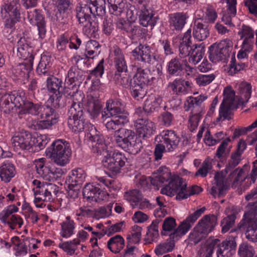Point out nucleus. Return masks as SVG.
I'll list each match as a JSON object with an SVG mask.
<instances>
[{
  "mask_svg": "<svg viewBox=\"0 0 257 257\" xmlns=\"http://www.w3.org/2000/svg\"><path fill=\"white\" fill-rule=\"evenodd\" d=\"M86 138L93 141L92 150L94 153L102 154L103 158L102 163L103 167L109 171L118 173L125 164L126 158L124 155L118 151L108 150L104 143L103 137L92 125H89Z\"/></svg>",
  "mask_w": 257,
  "mask_h": 257,
  "instance_id": "nucleus-1",
  "label": "nucleus"
},
{
  "mask_svg": "<svg viewBox=\"0 0 257 257\" xmlns=\"http://www.w3.org/2000/svg\"><path fill=\"white\" fill-rule=\"evenodd\" d=\"M75 15L77 21L82 27L83 34L88 37H96L98 30V23L92 20V17L102 16L105 13L103 7L96 8L90 4L78 3L75 8Z\"/></svg>",
  "mask_w": 257,
  "mask_h": 257,
  "instance_id": "nucleus-2",
  "label": "nucleus"
},
{
  "mask_svg": "<svg viewBox=\"0 0 257 257\" xmlns=\"http://www.w3.org/2000/svg\"><path fill=\"white\" fill-rule=\"evenodd\" d=\"M69 95L72 99V104L68 111V126L75 133H79L85 130V140L88 142L89 145L92 147L93 141L87 138L86 136L87 133L89 132V127L90 124L95 129L96 128L91 123L85 122L82 116V104L81 102L83 99H84V94L81 91H77L73 92L72 95L70 93L68 94L66 96L68 97Z\"/></svg>",
  "mask_w": 257,
  "mask_h": 257,
  "instance_id": "nucleus-3",
  "label": "nucleus"
},
{
  "mask_svg": "<svg viewBox=\"0 0 257 257\" xmlns=\"http://www.w3.org/2000/svg\"><path fill=\"white\" fill-rule=\"evenodd\" d=\"M162 173L157 177V180L159 184L157 185L168 182V184L165 185L161 190L162 194L168 196H176L177 200L184 199V188L186 187V183L183 179L177 175L172 176L170 170L166 167H161L159 169Z\"/></svg>",
  "mask_w": 257,
  "mask_h": 257,
  "instance_id": "nucleus-4",
  "label": "nucleus"
},
{
  "mask_svg": "<svg viewBox=\"0 0 257 257\" xmlns=\"http://www.w3.org/2000/svg\"><path fill=\"white\" fill-rule=\"evenodd\" d=\"M242 154L235 152L232 154L227 168L216 173L209 193L214 197L223 195L227 188V180L226 175L229 168H233L237 165L240 160Z\"/></svg>",
  "mask_w": 257,
  "mask_h": 257,
  "instance_id": "nucleus-5",
  "label": "nucleus"
},
{
  "mask_svg": "<svg viewBox=\"0 0 257 257\" xmlns=\"http://www.w3.org/2000/svg\"><path fill=\"white\" fill-rule=\"evenodd\" d=\"M71 155L69 143L63 139L55 140L49 146V158L58 166L69 164Z\"/></svg>",
  "mask_w": 257,
  "mask_h": 257,
  "instance_id": "nucleus-6",
  "label": "nucleus"
},
{
  "mask_svg": "<svg viewBox=\"0 0 257 257\" xmlns=\"http://www.w3.org/2000/svg\"><path fill=\"white\" fill-rule=\"evenodd\" d=\"M20 8L19 0L8 1L2 6V16L4 18H8L5 23L7 28H12L20 20Z\"/></svg>",
  "mask_w": 257,
  "mask_h": 257,
  "instance_id": "nucleus-7",
  "label": "nucleus"
},
{
  "mask_svg": "<svg viewBox=\"0 0 257 257\" xmlns=\"http://www.w3.org/2000/svg\"><path fill=\"white\" fill-rule=\"evenodd\" d=\"M232 42L228 39L222 40L218 44H214L209 48V59L213 63L224 61L229 56L232 49Z\"/></svg>",
  "mask_w": 257,
  "mask_h": 257,
  "instance_id": "nucleus-8",
  "label": "nucleus"
},
{
  "mask_svg": "<svg viewBox=\"0 0 257 257\" xmlns=\"http://www.w3.org/2000/svg\"><path fill=\"white\" fill-rule=\"evenodd\" d=\"M132 55L138 61L153 65L156 61L163 62L164 58L158 56L153 48L148 44H140L133 51Z\"/></svg>",
  "mask_w": 257,
  "mask_h": 257,
  "instance_id": "nucleus-9",
  "label": "nucleus"
},
{
  "mask_svg": "<svg viewBox=\"0 0 257 257\" xmlns=\"http://www.w3.org/2000/svg\"><path fill=\"white\" fill-rule=\"evenodd\" d=\"M124 104L117 99H109L106 103V106L102 112V117L106 119L110 117H121L123 115L127 118L128 113L124 109Z\"/></svg>",
  "mask_w": 257,
  "mask_h": 257,
  "instance_id": "nucleus-10",
  "label": "nucleus"
},
{
  "mask_svg": "<svg viewBox=\"0 0 257 257\" xmlns=\"http://www.w3.org/2000/svg\"><path fill=\"white\" fill-rule=\"evenodd\" d=\"M32 135L28 132L22 130L16 133L11 139L14 150L18 152L29 151L32 149Z\"/></svg>",
  "mask_w": 257,
  "mask_h": 257,
  "instance_id": "nucleus-11",
  "label": "nucleus"
},
{
  "mask_svg": "<svg viewBox=\"0 0 257 257\" xmlns=\"http://www.w3.org/2000/svg\"><path fill=\"white\" fill-rule=\"evenodd\" d=\"M157 143H162L166 147V152H172L177 147L180 142V138L172 130H165L155 138Z\"/></svg>",
  "mask_w": 257,
  "mask_h": 257,
  "instance_id": "nucleus-12",
  "label": "nucleus"
},
{
  "mask_svg": "<svg viewBox=\"0 0 257 257\" xmlns=\"http://www.w3.org/2000/svg\"><path fill=\"white\" fill-rule=\"evenodd\" d=\"M91 6H95L96 8L100 7L105 8L107 7L111 14L120 16L124 10L125 4L123 0H89Z\"/></svg>",
  "mask_w": 257,
  "mask_h": 257,
  "instance_id": "nucleus-13",
  "label": "nucleus"
},
{
  "mask_svg": "<svg viewBox=\"0 0 257 257\" xmlns=\"http://www.w3.org/2000/svg\"><path fill=\"white\" fill-rule=\"evenodd\" d=\"M18 57L27 62L33 63L34 58V48L30 46L29 40L25 37H21L16 46Z\"/></svg>",
  "mask_w": 257,
  "mask_h": 257,
  "instance_id": "nucleus-14",
  "label": "nucleus"
},
{
  "mask_svg": "<svg viewBox=\"0 0 257 257\" xmlns=\"http://www.w3.org/2000/svg\"><path fill=\"white\" fill-rule=\"evenodd\" d=\"M83 195L88 200L95 202L105 201L108 199V194L106 191L100 189L96 185L87 184L83 188Z\"/></svg>",
  "mask_w": 257,
  "mask_h": 257,
  "instance_id": "nucleus-15",
  "label": "nucleus"
},
{
  "mask_svg": "<svg viewBox=\"0 0 257 257\" xmlns=\"http://www.w3.org/2000/svg\"><path fill=\"white\" fill-rule=\"evenodd\" d=\"M216 244L217 257H231L235 252L236 243L233 236H229L222 242L218 239Z\"/></svg>",
  "mask_w": 257,
  "mask_h": 257,
  "instance_id": "nucleus-16",
  "label": "nucleus"
},
{
  "mask_svg": "<svg viewBox=\"0 0 257 257\" xmlns=\"http://www.w3.org/2000/svg\"><path fill=\"white\" fill-rule=\"evenodd\" d=\"M62 81L58 78L52 76L49 77V101L52 107L55 108H58L62 97V94L60 91Z\"/></svg>",
  "mask_w": 257,
  "mask_h": 257,
  "instance_id": "nucleus-17",
  "label": "nucleus"
},
{
  "mask_svg": "<svg viewBox=\"0 0 257 257\" xmlns=\"http://www.w3.org/2000/svg\"><path fill=\"white\" fill-rule=\"evenodd\" d=\"M81 103L82 108L86 110L91 118L95 119L99 115L101 104L98 95H95L93 92L90 93L87 96L85 102L83 103L82 101Z\"/></svg>",
  "mask_w": 257,
  "mask_h": 257,
  "instance_id": "nucleus-18",
  "label": "nucleus"
},
{
  "mask_svg": "<svg viewBox=\"0 0 257 257\" xmlns=\"http://www.w3.org/2000/svg\"><path fill=\"white\" fill-rule=\"evenodd\" d=\"M182 236L176 230L171 233L169 238L165 241H162L158 244L154 248V252L158 256L164 254L171 252L174 248L175 242L178 240Z\"/></svg>",
  "mask_w": 257,
  "mask_h": 257,
  "instance_id": "nucleus-19",
  "label": "nucleus"
},
{
  "mask_svg": "<svg viewBox=\"0 0 257 257\" xmlns=\"http://www.w3.org/2000/svg\"><path fill=\"white\" fill-rule=\"evenodd\" d=\"M135 126L138 136L143 138L151 136L156 128L153 121L145 118L137 119L135 122Z\"/></svg>",
  "mask_w": 257,
  "mask_h": 257,
  "instance_id": "nucleus-20",
  "label": "nucleus"
},
{
  "mask_svg": "<svg viewBox=\"0 0 257 257\" xmlns=\"http://www.w3.org/2000/svg\"><path fill=\"white\" fill-rule=\"evenodd\" d=\"M205 210L204 207L197 209L190 214L180 224L176 231L182 236L185 235L191 228L192 225Z\"/></svg>",
  "mask_w": 257,
  "mask_h": 257,
  "instance_id": "nucleus-21",
  "label": "nucleus"
},
{
  "mask_svg": "<svg viewBox=\"0 0 257 257\" xmlns=\"http://www.w3.org/2000/svg\"><path fill=\"white\" fill-rule=\"evenodd\" d=\"M17 173L15 165L8 160L0 165V180L5 183H10Z\"/></svg>",
  "mask_w": 257,
  "mask_h": 257,
  "instance_id": "nucleus-22",
  "label": "nucleus"
},
{
  "mask_svg": "<svg viewBox=\"0 0 257 257\" xmlns=\"http://www.w3.org/2000/svg\"><path fill=\"white\" fill-rule=\"evenodd\" d=\"M188 18V16L185 13L179 12L172 14L169 15V26L172 30L180 31L184 27Z\"/></svg>",
  "mask_w": 257,
  "mask_h": 257,
  "instance_id": "nucleus-23",
  "label": "nucleus"
},
{
  "mask_svg": "<svg viewBox=\"0 0 257 257\" xmlns=\"http://www.w3.org/2000/svg\"><path fill=\"white\" fill-rule=\"evenodd\" d=\"M234 87L237 91L238 103L243 104L248 101L252 92L251 85L246 82H234Z\"/></svg>",
  "mask_w": 257,
  "mask_h": 257,
  "instance_id": "nucleus-24",
  "label": "nucleus"
},
{
  "mask_svg": "<svg viewBox=\"0 0 257 257\" xmlns=\"http://www.w3.org/2000/svg\"><path fill=\"white\" fill-rule=\"evenodd\" d=\"M217 222V218L214 215H205L196 225L203 234L207 236L213 230Z\"/></svg>",
  "mask_w": 257,
  "mask_h": 257,
  "instance_id": "nucleus-25",
  "label": "nucleus"
},
{
  "mask_svg": "<svg viewBox=\"0 0 257 257\" xmlns=\"http://www.w3.org/2000/svg\"><path fill=\"white\" fill-rule=\"evenodd\" d=\"M169 87L175 93L186 94L192 87V83L181 78H176L169 83Z\"/></svg>",
  "mask_w": 257,
  "mask_h": 257,
  "instance_id": "nucleus-26",
  "label": "nucleus"
},
{
  "mask_svg": "<svg viewBox=\"0 0 257 257\" xmlns=\"http://www.w3.org/2000/svg\"><path fill=\"white\" fill-rule=\"evenodd\" d=\"M163 102L162 96L159 94H151L145 100L143 108L147 112L158 111Z\"/></svg>",
  "mask_w": 257,
  "mask_h": 257,
  "instance_id": "nucleus-27",
  "label": "nucleus"
},
{
  "mask_svg": "<svg viewBox=\"0 0 257 257\" xmlns=\"http://www.w3.org/2000/svg\"><path fill=\"white\" fill-rule=\"evenodd\" d=\"M86 174L85 171L81 168L72 170L69 174L66 182L69 186L74 187L81 185L85 181Z\"/></svg>",
  "mask_w": 257,
  "mask_h": 257,
  "instance_id": "nucleus-28",
  "label": "nucleus"
},
{
  "mask_svg": "<svg viewBox=\"0 0 257 257\" xmlns=\"http://www.w3.org/2000/svg\"><path fill=\"white\" fill-rule=\"evenodd\" d=\"M225 212L227 216L223 219L221 222L222 232L225 233L233 226L236 219L238 211L234 206L227 207Z\"/></svg>",
  "mask_w": 257,
  "mask_h": 257,
  "instance_id": "nucleus-29",
  "label": "nucleus"
},
{
  "mask_svg": "<svg viewBox=\"0 0 257 257\" xmlns=\"http://www.w3.org/2000/svg\"><path fill=\"white\" fill-rule=\"evenodd\" d=\"M193 35L198 41L205 40L209 35V30L201 20H195L194 23Z\"/></svg>",
  "mask_w": 257,
  "mask_h": 257,
  "instance_id": "nucleus-30",
  "label": "nucleus"
},
{
  "mask_svg": "<svg viewBox=\"0 0 257 257\" xmlns=\"http://www.w3.org/2000/svg\"><path fill=\"white\" fill-rule=\"evenodd\" d=\"M139 9H140L139 12L140 24L144 27L152 25V19L154 15L152 9L145 4L141 5Z\"/></svg>",
  "mask_w": 257,
  "mask_h": 257,
  "instance_id": "nucleus-31",
  "label": "nucleus"
},
{
  "mask_svg": "<svg viewBox=\"0 0 257 257\" xmlns=\"http://www.w3.org/2000/svg\"><path fill=\"white\" fill-rule=\"evenodd\" d=\"M4 197L8 203H13L11 205H17L19 207L21 205V200L23 197V194L20 189L13 187L10 190H7Z\"/></svg>",
  "mask_w": 257,
  "mask_h": 257,
  "instance_id": "nucleus-32",
  "label": "nucleus"
},
{
  "mask_svg": "<svg viewBox=\"0 0 257 257\" xmlns=\"http://www.w3.org/2000/svg\"><path fill=\"white\" fill-rule=\"evenodd\" d=\"M135 133L131 130L120 128L116 130L114 134V141L116 145L120 148L128 141Z\"/></svg>",
  "mask_w": 257,
  "mask_h": 257,
  "instance_id": "nucleus-33",
  "label": "nucleus"
},
{
  "mask_svg": "<svg viewBox=\"0 0 257 257\" xmlns=\"http://www.w3.org/2000/svg\"><path fill=\"white\" fill-rule=\"evenodd\" d=\"M142 144L136 137L135 134L122 145L120 148L130 154H136L141 151Z\"/></svg>",
  "mask_w": 257,
  "mask_h": 257,
  "instance_id": "nucleus-34",
  "label": "nucleus"
},
{
  "mask_svg": "<svg viewBox=\"0 0 257 257\" xmlns=\"http://www.w3.org/2000/svg\"><path fill=\"white\" fill-rule=\"evenodd\" d=\"M150 78V71L149 70L138 68L133 77V84L145 86L149 83Z\"/></svg>",
  "mask_w": 257,
  "mask_h": 257,
  "instance_id": "nucleus-35",
  "label": "nucleus"
},
{
  "mask_svg": "<svg viewBox=\"0 0 257 257\" xmlns=\"http://www.w3.org/2000/svg\"><path fill=\"white\" fill-rule=\"evenodd\" d=\"M33 63L24 62L20 64L15 69V75L20 80L24 81L29 77V74L32 69Z\"/></svg>",
  "mask_w": 257,
  "mask_h": 257,
  "instance_id": "nucleus-36",
  "label": "nucleus"
},
{
  "mask_svg": "<svg viewBox=\"0 0 257 257\" xmlns=\"http://www.w3.org/2000/svg\"><path fill=\"white\" fill-rule=\"evenodd\" d=\"M107 246L113 253H119L124 246V240L120 235H116L108 240Z\"/></svg>",
  "mask_w": 257,
  "mask_h": 257,
  "instance_id": "nucleus-37",
  "label": "nucleus"
},
{
  "mask_svg": "<svg viewBox=\"0 0 257 257\" xmlns=\"http://www.w3.org/2000/svg\"><path fill=\"white\" fill-rule=\"evenodd\" d=\"M166 69L170 75H180L183 70V65L180 59L177 57L171 59L167 64Z\"/></svg>",
  "mask_w": 257,
  "mask_h": 257,
  "instance_id": "nucleus-38",
  "label": "nucleus"
},
{
  "mask_svg": "<svg viewBox=\"0 0 257 257\" xmlns=\"http://www.w3.org/2000/svg\"><path fill=\"white\" fill-rule=\"evenodd\" d=\"M75 223L70 216H67L66 220L61 224L60 234L64 238L71 237L75 232Z\"/></svg>",
  "mask_w": 257,
  "mask_h": 257,
  "instance_id": "nucleus-39",
  "label": "nucleus"
},
{
  "mask_svg": "<svg viewBox=\"0 0 257 257\" xmlns=\"http://www.w3.org/2000/svg\"><path fill=\"white\" fill-rule=\"evenodd\" d=\"M223 100L221 104L234 106L238 103V96L235 95V91L231 86H227L223 90Z\"/></svg>",
  "mask_w": 257,
  "mask_h": 257,
  "instance_id": "nucleus-40",
  "label": "nucleus"
},
{
  "mask_svg": "<svg viewBox=\"0 0 257 257\" xmlns=\"http://www.w3.org/2000/svg\"><path fill=\"white\" fill-rule=\"evenodd\" d=\"M114 61L115 63L116 71L115 73H119L122 71H126L127 66L124 61V56L121 51L118 47L114 48Z\"/></svg>",
  "mask_w": 257,
  "mask_h": 257,
  "instance_id": "nucleus-41",
  "label": "nucleus"
},
{
  "mask_svg": "<svg viewBox=\"0 0 257 257\" xmlns=\"http://www.w3.org/2000/svg\"><path fill=\"white\" fill-rule=\"evenodd\" d=\"M194 48L191 51L189 57V62L190 63L196 65L202 59L204 54L205 49L204 45L202 44L199 45H195Z\"/></svg>",
  "mask_w": 257,
  "mask_h": 257,
  "instance_id": "nucleus-42",
  "label": "nucleus"
},
{
  "mask_svg": "<svg viewBox=\"0 0 257 257\" xmlns=\"http://www.w3.org/2000/svg\"><path fill=\"white\" fill-rule=\"evenodd\" d=\"M100 53V46L95 40H89L85 44V55L89 58H93Z\"/></svg>",
  "mask_w": 257,
  "mask_h": 257,
  "instance_id": "nucleus-43",
  "label": "nucleus"
},
{
  "mask_svg": "<svg viewBox=\"0 0 257 257\" xmlns=\"http://www.w3.org/2000/svg\"><path fill=\"white\" fill-rule=\"evenodd\" d=\"M159 220L156 219L154 220L151 224L148 227V231L146 235V239L149 243L156 242L159 237Z\"/></svg>",
  "mask_w": 257,
  "mask_h": 257,
  "instance_id": "nucleus-44",
  "label": "nucleus"
},
{
  "mask_svg": "<svg viewBox=\"0 0 257 257\" xmlns=\"http://www.w3.org/2000/svg\"><path fill=\"white\" fill-rule=\"evenodd\" d=\"M19 211V208L17 205H9L4 208V209L0 212V221L6 224L8 221L11 219L14 213Z\"/></svg>",
  "mask_w": 257,
  "mask_h": 257,
  "instance_id": "nucleus-45",
  "label": "nucleus"
},
{
  "mask_svg": "<svg viewBox=\"0 0 257 257\" xmlns=\"http://www.w3.org/2000/svg\"><path fill=\"white\" fill-rule=\"evenodd\" d=\"M207 97L204 95H200L197 97H188L184 103L185 110L189 111L194 108L195 106H199Z\"/></svg>",
  "mask_w": 257,
  "mask_h": 257,
  "instance_id": "nucleus-46",
  "label": "nucleus"
},
{
  "mask_svg": "<svg viewBox=\"0 0 257 257\" xmlns=\"http://www.w3.org/2000/svg\"><path fill=\"white\" fill-rule=\"evenodd\" d=\"M218 239L214 238L210 240H208L207 244L202 246L200 250L199 253L202 257H212L214 249L215 248Z\"/></svg>",
  "mask_w": 257,
  "mask_h": 257,
  "instance_id": "nucleus-47",
  "label": "nucleus"
},
{
  "mask_svg": "<svg viewBox=\"0 0 257 257\" xmlns=\"http://www.w3.org/2000/svg\"><path fill=\"white\" fill-rule=\"evenodd\" d=\"M14 104L10 93L2 95L0 99V109L6 113H10L13 109Z\"/></svg>",
  "mask_w": 257,
  "mask_h": 257,
  "instance_id": "nucleus-48",
  "label": "nucleus"
},
{
  "mask_svg": "<svg viewBox=\"0 0 257 257\" xmlns=\"http://www.w3.org/2000/svg\"><path fill=\"white\" fill-rule=\"evenodd\" d=\"M113 79L116 83L122 85L124 87L132 86L131 77L126 71L119 73H115Z\"/></svg>",
  "mask_w": 257,
  "mask_h": 257,
  "instance_id": "nucleus-49",
  "label": "nucleus"
},
{
  "mask_svg": "<svg viewBox=\"0 0 257 257\" xmlns=\"http://www.w3.org/2000/svg\"><path fill=\"white\" fill-rule=\"evenodd\" d=\"M95 178L97 180V185L100 187L105 186L110 191L117 190L119 188V186L115 181L108 179L106 177L96 176Z\"/></svg>",
  "mask_w": 257,
  "mask_h": 257,
  "instance_id": "nucleus-50",
  "label": "nucleus"
},
{
  "mask_svg": "<svg viewBox=\"0 0 257 257\" xmlns=\"http://www.w3.org/2000/svg\"><path fill=\"white\" fill-rule=\"evenodd\" d=\"M10 94L13 103L14 104V107H16L19 108H21L27 101L25 91L23 90H19L17 92L15 91Z\"/></svg>",
  "mask_w": 257,
  "mask_h": 257,
  "instance_id": "nucleus-51",
  "label": "nucleus"
},
{
  "mask_svg": "<svg viewBox=\"0 0 257 257\" xmlns=\"http://www.w3.org/2000/svg\"><path fill=\"white\" fill-rule=\"evenodd\" d=\"M11 241L16 245L15 247V254L17 256H23L28 253L27 244L26 242H20L19 237L17 236L13 237Z\"/></svg>",
  "mask_w": 257,
  "mask_h": 257,
  "instance_id": "nucleus-52",
  "label": "nucleus"
},
{
  "mask_svg": "<svg viewBox=\"0 0 257 257\" xmlns=\"http://www.w3.org/2000/svg\"><path fill=\"white\" fill-rule=\"evenodd\" d=\"M142 194L137 189L130 190L125 192L124 198L128 201L133 208H136L139 199H141Z\"/></svg>",
  "mask_w": 257,
  "mask_h": 257,
  "instance_id": "nucleus-53",
  "label": "nucleus"
},
{
  "mask_svg": "<svg viewBox=\"0 0 257 257\" xmlns=\"http://www.w3.org/2000/svg\"><path fill=\"white\" fill-rule=\"evenodd\" d=\"M128 121V118H125V116L123 115L121 117L115 116L106 122L105 126L108 130L113 131L116 130L119 126L124 125Z\"/></svg>",
  "mask_w": 257,
  "mask_h": 257,
  "instance_id": "nucleus-54",
  "label": "nucleus"
},
{
  "mask_svg": "<svg viewBox=\"0 0 257 257\" xmlns=\"http://www.w3.org/2000/svg\"><path fill=\"white\" fill-rule=\"evenodd\" d=\"M176 222L175 219L173 217H167L165 219L163 225V235H170L173 233L177 229Z\"/></svg>",
  "mask_w": 257,
  "mask_h": 257,
  "instance_id": "nucleus-55",
  "label": "nucleus"
},
{
  "mask_svg": "<svg viewBox=\"0 0 257 257\" xmlns=\"http://www.w3.org/2000/svg\"><path fill=\"white\" fill-rule=\"evenodd\" d=\"M78 245H79L78 240L73 239L60 243L59 246L67 254L72 255L75 253Z\"/></svg>",
  "mask_w": 257,
  "mask_h": 257,
  "instance_id": "nucleus-56",
  "label": "nucleus"
},
{
  "mask_svg": "<svg viewBox=\"0 0 257 257\" xmlns=\"http://www.w3.org/2000/svg\"><path fill=\"white\" fill-rule=\"evenodd\" d=\"M198 228L195 226L193 230L189 233L187 239L189 244L195 245L206 236Z\"/></svg>",
  "mask_w": 257,
  "mask_h": 257,
  "instance_id": "nucleus-57",
  "label": "nucleus"
},
{
  "mask_svg": "<svg viewBox=\"0 0 257 257\" xmlns=\"http://www.w3.org/2000/svg\"><path fill=\"white\" fill-rule=\"evenodd\" d=\"M44 158H40L35 161V168L40 176L46 180L48 177V167L45 165Z\"/></svg>",
  "mask_w": 257,
  "mask_h": 257,
  "instance_id": "nucleus-58",
  "label": "nucleus"
},
{
  "mask_svg": "<svg viewBox=\"0 0 257 257\" xmlns=\"http://www.w3.org/2000/svg\"><path fill=\"white\" fill-rule=\"evenodd\" d=\"M238 254L240 257H253L254 251L253 247L247 242H242L239 245Z\"/></svg>",
  "mask_w": 257,
  "mask_h": 257,
  "instance_id": "nucleus-59",
  "label": "nucleus"
},
{
  "mask_svg": "<svg viewBox=\"0 0 257 257\" xmlns=\"http://www.w3.org/2000/svg\"><path fill=\"white\" fill-rule=\"evenodd\" d=\"M245 179L248 180L249 178H246V173L243 169H236L230 175V180L233 184L238 185Z\"/></svg>",
  "mask_w": 257,
  "mask_h": 257,
  "instance_id": "nucleus-60",
  "label": "nucleus"
},
{
  "mask_svg": "<svg viewBox=\"0 0 257 257\" xmlns=\"http://www.w3.org/2000/svg\"><path fill=\"white\" fill-rule=\"evenodd\" d=\"M234 106L230 105L221 104L219 108V116L216 118V121H220L230 119L231 112V109Z\"/></svg>",
  "mask_w": 257,
  "mask_h": 257,
  "instance_id": "nucleus-61",
  "label": "nucleus"
},
{
  "mask_svg": "<svg viewBox=\"0 0 257 257\" xmlns=\"http://www.w3.org/2000/svg\"><path fill=\"white\" fill-rule=\"evenodd\" d=\"M142 228L138 225L132 227V230L127 235V239L132 243H138L141 237Z\"/></svg>",
  "mask_w": 257,
  "mask_h": 257,
  "instance_id": "nucleus-62",
  "label": "nucleus"
},
{
  "mask_svg": "<svg viewBox=\"0 0 257 257\" xmlns=\"http://www.w3.org/2000/svg\"><path fill=\"white\" fill-rule=\"evenodd\" d=\"M39 105L27 101L21 108L20 113L21 114L29 113L32 115H37L39 112Z\"/></svg>",
  "mask_w": 257,
  "mask_h": 257,
  "instance_id": "nucleus-63",
  "label": "nucleus"
},
{
  "mask_svg": "<svg viewBox=\"0 0 257 257\" xmlns=\"http://www.w3.org/2000/svg\"><path fill=\"white\" fill-rule=\"evenodd\" d=\"M238 35L240 39L243 40L254 39V33L253 30L248 26L243 25L240 28Z\"/></svg>",
  "mask_w": 257,
  "mask_h": 257,
  "instance_id": "nucleus-64",
  "label": "nucleus"
}]
</instances>
